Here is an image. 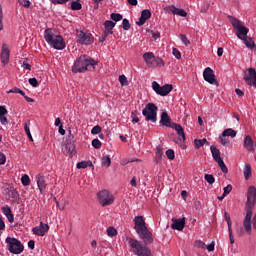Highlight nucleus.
I'll list each match as a JSON object with an SVG mask.
<instances>
[{"instance_id": "obj_13", "label": "nucleus", "mask_w": 256, "mask_h": 256, "mask_svg": "<svg viewBox=\"0 0 256 256\" xmlns=\"http://www.w3.org/2000/svg\"><path fill=\"white\" fill-rule=\"evenodd\" d=\"M49 231V224L40 222L39 226H36L32 228V232L34 235H37L38 237H45V235Z\"/></svg>"}, {"instance_id": "obj_49", "label": "nucleus", "mask_w": 256, "mask_h": 256, "mask_svg": "<svg viewBox=\"0 0 256 256\" xmlns=\"http://www.w3.org/2000/svg\"><path fill=\"white\" fill-rule=\"evenodd\" d=\"M228 232H229L230 243L231 245H233V243H235V237L233 236V229L232 228L228 229Z\"/></svg>"}, {"instance_id": "obj_34", "label": "nucleus", "mask_w": 256, "mask_h": 256, "mask_svg": "<svg viewBox=\"0 0 256 256\" xmlns=\"http://www.w3.org/2000/svg\"><path fill=\"white\" fill-rule=\"evenodd\" d=\"M204 179L209 183V185H213V183H215V177L213 174H205Z\"/></svg>"}, {"instance_id": "obj_44", "label": "nucleus", "mask_w": 256, "mask_h": 256, "mask_svg": "<svg viewBox=\"0 0 256 256\" xmlns=\"http://www.w3.org/2000/svg\"><path fill=\"white\" fill-rule=\"evenodd\" d=\"M92 135H99L101 133V126H94L91 130Z\"/></svg>"}, {"instance_id": "obj_16", "label": "nucleus", "mask_w": 256, "mask_h": 256, "mask_svg": "<svg viewBox=\"0 0 256 256\" xmlns=\"http://www.w3.org/2000/svg\"><path fill=\"white\" fill-rule=\"evenodd\" d=\"M172 229L176 231H183L185 229V217L183 218H172Z\"/></svg>"}, {"instance_id": "obj_59", "label": "nucleus", "mask_w": 256, "mask_h": 256, "mask_svg": "<svg viewBox=\"0 0 256 256\" xmlns=\"http://www.w3.org/2000/svg\"><path fill=\"white\" fill-rule=\"evenodd\" d=\"M156 157L158 159H161V157H163V151L161 150V148H157Z\"/></svg>"}, {"instance_id": "obj_33", "label": "nucleus", "mask_w": 256, "mask_h": 256, "mask_svg": "<svg viewBox=\"0 0 256 256\" xmlns=\"http://www.w3.org/2000/svg\"><path fill=\"white\" fill-rule=\"evenodd\" d=\"M107 235L108 237H117V229L115 227L110 226L107 228Z\"/></svg>"}, {"instance_id": "obj_58", "label": "nucleus", "mask_w": 256, "mask_h": 256, "mask_svg": "<svg viewBox=\"0 0 256 256\" xmlns=\"http://www.w3.org/2000/svg\"><path fill=\"white\" fill-rule=\"evenodd\" d=\"M0 122L2 125H7V123H9V121L7 120V117L5 116H0Z\"/></svg>"}, {"instance_id": "obj_52", "label": "nucleus", "mask_w": 256, "mask_h": 256, "mask_svg": "<svg viewBox=\"0 0 256 256\" xmlns=\"http://www.w3.org/2000/svg\"><path fill=\"white\" fill-rule=\"evenodd\" d=\"M131 119H132V123H139V117L137 116V112L131 113Z\"/></svg>"}, {"instance_id": "obj_6", "label": "nucleus", "mask_w": 256, "mask_h": 256, "mask_svg": "<svg viewBox=\"0 0 256 256\" xmlns=\"http://www.w3.org/2000/svg\"><path fill=\"white\" fill-rule=\"evenodd\" d=\"M143 59L148 67H164L165 62L161 58L155 57L153 52H146L143 54Z\"/></svg>"}, {"instance_id": "obj_46", "label": "nucleus", "mask_w": 256, "mask_h": 256, "mask_svg": "<svg viewBox=\"0 0 256 256\" xmlns=\"http://www.w3.org/2000/svg\"><path fill=\"white\" fill-rule=\"evenodd\" d=\"M223 191L224 195H229V193L233 191V186L231 184H228L226 187H224Z\"/></svg>"}, {"instance_id": "obj_14", "label": "nucleus", "mask_w": 256, "mask_h": 256, "mask_svg": "<svg viewBox=\"0 0 256 256\" xmlns=\"http://www.w3.org/2000/svg\"><path fill=\"white\" fill-rule=\"evenodd\" d=\"M204 81L210 83V85H217V79H215V72L211 67L205 68L203 72Z\"/></svg>"}, {"instance_id": "obj_50", "label": "nucleus", "mask_w": 256, "mask_h": 256, "mask_svg": "<svg viewBox=\"0 0 256 256\" xmlns=\"http://www.w3.org/2000/svg\"><path fill=\"white\" fill-rule=\"evenodd\" d=\"M0 31H3V7L0 5Z\"/></svg>"}, {"instance_id": "obj_42", "label": "nucleus", "mask_w": 256, "mask_h": 256, "mask_svg": "<svg viewBox=\"0 0 256 256\" xmlns=\"http://www.w3.org/2000/svg\"><path fill=\"white\" fill-rule=\"evenodd\" d=\"M92 147H94V149H101V141L97 138L92 140Z\"/></svg>"}, {"instance_id": "obj_8", "label": "nucleus", "mask_w": 256, "mask_h": 256, "mask_svg": "<svg viewBox=\"0 0 256 256\" xmlns=\"http://www.w3.org/2000/svg\"><path fill=\"white\" fill-rule=\"evenodd\" d=\"M231 23L232 26L234 27V29L236 30V35L238 37V39H244L245 37H247V34L249 33V29L245 26H243V24H241V21L237 18H232L231 19Z\"/></svg>"}, {"instance_id": "obj_3", "label": "nucleus", "mask_w": 256, "mask_h": 256, "mask_svg": "<svg viewBox=\"0 0 256 256\" xmlns=\"http://www.w3.org/2000/svg\"><path fill=\"white\" fill-rule=\"evenodd\" d=\"M44 39L50 47L57 51H63V49H65V40L63 37L59 34H55L51 28H47L44 31Z\"/></svg>"}, {"instance_id": "obj_37", "label": "nucleus", "mask_w": 256, "mask_h": 256, "mask_svg": "<svg viewBox=\"0 0 256 256\" xmlns=\"http://www.w3.org/2000/svg\"><path fill=\"white\" fill-rule=\"evenodd\" d=\"M110 18L112 19V21H121L123 19V15L119 14V13H112L110 15Z\"/></svg>"}, {"instance_id": "obj_10", "label": "nucleus", "mask_w": 256, "mask_h": 256, "mask_svg": "<svg viewBox=\"0 0 256 256\" xmlns=\"http://www.w3.org/2000/svg\"><path fill=\"white\" fill-rule=\"evenodd\" d=\"M74 136L73 134H71V131H69V135H68V140L69 142H67L63 147H62V151L65 155H69V157H73V155L77 154V150H75V141H73Z\"/></svg>"}, {"instance_id": "obj_36", "label": "nucleus", "mask_w": 256, "mask_h": 256, "mask_svg": "<svg viewBox=\"0 0 256 256\" xmlns=\"http://www.w3.org/2000/svg\"><path fill=\"white\" fill-rule=\"evenodd\" d=\"M119 83L122 85V87H127V85H129V82L127 81V77L125 75L119 76Z\"/></svg>"}, {"instance_id": "obj_61", "label": "nucleus", "mask_w": 256, "mask_h": 256, "mask_svg": "<svg viewBox=\"0 0 256 256\" xmlns=\"http://www.w3.org/2000/svg\"><path fill=\"white\" fill-rule=\"evenodd\" d=\"M196 244L200 249H205L206 247V244L203 241H197Z\"/></svg>"}, {"instance_id": "obj_2", "label": "nucleus", "mask_w": 256, "mask_h": 256, "mask_svg": "<svg viewBox=\"0 0 256 256\" xmlns=\"http://www.w3.org/2000/svg\"><path fill=\"white\" fill-rule=\"evenodd\" d=\"M97 62L93 60L91 57L87 55L79 56L73 66L72 72L73 73H85V71H89V69H95Z\"/></svg>"}, {"instance_id": "obj_35", "label": "nucleus", "mask_w": 256, "mask_h": 256, "mask_svg": "<svg viewBox=\"0 0 256 256\" xmlns=\"http://www.w3.org/2000/svg\"><path fill=\"white\" fill-rule=\"evenodd\" d=\"M217 164L220 167L222 173H229V169L227 168V165H225V162L223 160L220 162H217Z\"/></svg>"}, {"instance_id": "obj_31", "label": "nucleus", "mask_w": 256, "mask_h": 256, "mask_svg": "<svg viewBox=\"0 0 256 256\" xmlns=\"http://www.w3.org/2000/svg\"><path fill=\"white\" fill-rule=\"evenodd\" d=\"M83 5L79 3V0H75L71 2L72 11H81Z\"/></svg>"}, {"instance_id": "obj_54", "label": "nucleus", "mask_w": 256, "mask_h": 256, "mask_svg": "<svg viewBox=\"0 0 256 256\" xmlns=\"http://www.w3.org/2000/svg\"><path fill=\"white\" fill-rule=\"evenodd\" d=\"M8 111L5 106H0V117L7 115Z\"/></svg>"}, {"instance_id": "obj_43", "label": "nucleus", "mask_w": 256, "mask_h": 256, "mask_svg": "<svg viewBox=\"0 0 256 256\" xmlns=\"http://www.w3.org/2000/svg\"><path fill=\"white\" fill-rule=\"evenodd\" d=\"M22 68L31 71V66L29 65V59L25 58L22 63Z\"/></svg>"}, {"instance_id": "obj_12", "label": "nucleus", "mask_w": 256, "mask_h": 256, "mask_svg": "<svg viewBox=\"0 0 256 256\" xmlns=\"http://www.w3.org/2000/svg\"><path fill=\"white\" fill-rule=\"evenodd\" d=\"M244 81L246 85H252L256 88V71L255 68H249L248 72L244 73Z\"/></svg>"}, {"instance_id": "obj_40", "label": "nucleus", "mask_w": 256, "mask_h": 256, "mask_svg": "<svg viewBox=\"0 0 256 256\" xmlns=\"http://www.w3.org/2000/svg\"><path fill=\"white\" fill-rule=\"evenodd\" d=\"M19 4L22 5V7H25L26 9H29L31 7V1L29 0H18Z\"/></svg>"}, {"instance_id": "obj_41", "label": "nucleus", "mask_w": 256, "mask_h": 256, "mask_svg": "<svg viewBox=\"0 0 256 256\" xmlns=\"http://www.w3.org/2000/svg\"><path fill=\"white\" fill-rule=\"evenodd\" d=\"M166 157L170 160L175 159V151H173V149H168L166 151Z\"/></svg>"}, {"instance_id": "obj_30", "label": "nucleus", "mask_w": 256, "mask_h": 256, "mask_svg": "<svg viewBox=\"0 0 256 256\" xmlns=\"http://www.w3.org/2000/svg\"><path fill=\"white\" fill-rule=\"evenodd\" d=\"M101 165L106 168L111 167V158L109 156H103L101 159Z\"/></svg>"}, {"instance_id": "obj_11", "label": "nucleus", "mask_w": 256, "mask_h": 256, "mask_svg": "<svg viewBox=\"0 0 256 256\" xmlns=\"http://www.w3.org/2000/svg\"><path fill=\"white\" fill-rule=\"evenodd\" d=\"M77 37V43L80 45H91L93 43V35L89 32L79 31Z\"/></svg>"}, {"instance_id": "obj_27", "label": "nucleus", "mask_w": 256, "mask_h": 256, "mask_svg": "<svg viewBox=\"0 0 256 256\" xmlns=\"http://www.w3.org/2000/svg\"><path fill=\"white\" fill-rule=\"evenodd\" d=\"M222 137H231L234 139V137H237V131L232 128H227L222 132Z\"/></svg>"}, {"instance_id": "obj_15", "label": "nucleus", "mask_w": 256, "mask_h": 256, "mask_svg": "<svg viewBox=\"0 0 256 256\" xmlns=\"http://www.w3.org/2000/svg\"><path fill=\"white\" fill-rule=\"evenodd\" d=\"M10 55H11V51L9 50V46L7 44L2 45L0 58H1V63H3V65H7L9 63Z\"/></svg>"}, {"instance_id": "obj_26", "label": "nucleus", "mask_w": 256, "mask_h": 256, "mask_svg": "<svg viewBox=\"0 0 256 256\" xmlns=\"http://www.w3.org/2000/svg\"><path fill=\"white\" fill-rule=\"evenodd\" d=\"M243 175L246 181H249V179H251V176L253 175L251 171V164H245L243 169Z\"/></svg>"}, {"instance_id": "obj_20", "label": "nucleus", "mask_w": 256, "mask_h": 256, "mask_svg": "<svg viewBox=\"0 0 256 256\" xmlns=\"http://www.w3.org/2000/svg\"><path fill=\"white\" fill-rule=\"evenodd\" d=\"M244 147L247 151H255L256 146L251 136H246L244 139Z\"/></svg>"}, {"instance_id": "obj_1", "label": "nucleus", "mask_w": 256, "mask_h": 256, "mask_svg": "<svg viewBox=\"0 0 256 256\" xmlns=\"http://www.w3.org/2000/svg\"><path fill=\"white\" fill-rule=\"evenodd\" d=\"M134 223V229L139 238L143 240V242L131 237H127L126 241L128 243L130 253L136 256H153L151 248L147 246L153 243V233H151V231H149L145 225L143 216H135Z\"/></svg>"}, {"instance_id": "obj_47", "label": "nucleus", "mask_w": 256, "mask_h": 256, "mask_svg": "<svg viewBox=\"0 0 256 256\" xmlns=\"http://www.w3.org/2000/svg\"><path fill=\"white\" fill-rule=\"evenodd\" d=\"M28 83L32 86V87H39V81L36 80V78H30L28 80Z\"/></svg>"}, {"instance_id": "obj_64", "label": "nucleus", "mask_w": 256, "mask_h": 256, "mask_svg": "<svg viewBox=\"0 0 256 256\" xmlns=\"http://www.w3.org/2000/svg\"><path fill=\"white\" fill-rule=\"evenodd\" d=\"M28 247H29V249H35V241L30 240V241L28 242Z\"/></svg>"}, {"instance_id": "obj_19", "label": "nucleus", "mask_w": 256, "mask_h": 256, "mask_svg": "<svg viewBox=\"0 0 256 256\" xmlns=\"http://www.w3.org/2000/svg\"><path fill=\"white\" fill-rule=\"evenodd\" d=\"M104 35L107 37L108 35H113V29L115 27V22L111 20H107L104 22Z\"/></svg>"}, {"instance_id": "obj_18", "label": "nucleus", "mask_w": 256, "mask_h": 256, "mask_svg": "<svg viewBox=\"0 0 256 256\" xmlns=\"http://www.w3.org/2000/svg\"><path fill=\"white\" fill-rule=\"evenodd\" d=\"M148 19H151V11L150 10H143L141 12V16L139 18V21L137 22V25L141 27L142 25H145Z\"/></svg>"}, {"instance_id": "obj_28", "label": "nucleus", "mask_w": 256, "mask_h": 256, "mask_svg": "<svg viewBox=\"0 0 256 256\" xmlns=\"http://www.w3.org/2000/svg\"><path fill=\"white\" fill-rule=\"evenodd\" d=\"M194 145H195L196 149H201V147H203V145H207L209 147V141H207V139H205V138L195 139Z\"/></svg>"}, {"instance_id": "obj_62", "label": "nucleus", "mask_w": 256, "mask_h": 256, "mask_svg": "<svg viewBox=\"0 0 256 256\" xmlns=\"http://www.w3.org/2000/svg\"><path fill=\"white\" fill-rule=\"evenodd\" d=\"M235 93L238 95V97H243V95H245V93L239 88L235 90Z\"/></svg>"}, {"instance_id": "obj_51", "label": "nucleus", "mask_w": 256, "mask_h": 256, "mask_svg": "<svg viewBox=\"0 0 256 256\" xmlns=\"http://www.w3.org/2000/svg\"><path fill=\"white\" fill-rule=\"evenodd\" d=\"M224 215H225L226 223L228 225V229H231V225H232V223H231V216H229V214L227 212H225Z\"/></svg>"}, {"instance_id": "obj_48", "label": "nucleus", "mask_w": 256, "mask_h": 256, "mask_svg": "<svg viewBox=\"0 0 256 256\" xmlns=\"http://www.w3.org/2000/svg\"><path fill=\"white\" fill-rule=\"evenodd\" d=\"M172 54L174 55V57H175L176 59H181V52L179 51V49L173 48Z\"/></svg>"}, {"instance_id": "obj_56", "label": "nucleus", "mask_w": 256, "mask_h": 256, "mask_svg": "<svg viewBox=\"0 0 256 256\" xmlns=\"http://www.w3.org/2000/svg\"><path fill=\"white\" fill-rule=\"evenodd\" d=\"M205 249H207V251L211 252V251H215V242L210 243L209 245H207L205 247Z\"/></svg>"}, {"instance_id": "obj_63", "label": "nucleus", "mask_w": 256, "mask_h": 256, "mask_svg": "<svg viewBox=\"0 0 256 256\" xmlns=\"http://www.w3.org/2000/svg\"><path fill=\"white\" fill-rule=\"evenodd\" d=\"M130 185L132 187H137V178L136 177H133L130 181Z\"/></svg>"}, {"instance_id": "obj_60", "label": "nucleus", "mask_w": 256, "mask_h": 256, "mask_svg": "<svg viewBox=\"0 0 256 256\" xmlns=\"http://www.w3.org/2000/svg\"><path fill=\"white\" fill-rule=\"evenodd\" d=\"M54 125L56 127H63V124L61 123V118H56L55 122H54Z\"/></svg>"}, {"instance_id": "obj_32", "label": "nucleus", "mask_w": 256, "mask_h": 256, "mask_svg": "<svg viewBox=\"0 0 256 256\" xmlns=\"http://www.w3.org/2000/svg\"><path fill=\"white\" fill-rule=\"evenodd\" d=\"M21 183L24 187H28V185L31 184V178H29V175L27 174H24L22 177H21Z\"/></svg>"}, {"instance_id": "obj_57", "label": "nucleus", "mask_w": 256, "mask_h": 256, "mask_svg": "<svg viewBox=\"0 0 256 256\" xmlns=\"http://www.w3.org/2000/svg\"><path fill=\"white\" fill-rule=\"evenodd\" d=\"M12 92L13 93H19L20 95L25 96V92H23V90H21L17 87L12 88Z\"/></svg>"}, {"instance_id": "obj_29", "label": "nucleus", "mask_w": 256, "mask_h": 256, "mask_svg": "<svg viewBox=\"0 0 256 256\" xmlns=\"http://www.w3.org/2000/svg\"><path fill=\"white\" fill-rule=\"evenodd\" d=\"M241 41H243L244 45H246L248 49H253L255 47V42L253 39H251V37L246 36L242 38Z\"/></svg>"}, {"instance_id": "obj_5", "label": "nucleus", "mask_w": 256, "mask_h": 256, "mask_svg": "<svg viewBox=\"0 0 256 256\" xmlns=\"http://www.w3.org/2000/svg\"><path fill=\"white\" fill-rule=\"evenodd\" d=\"M157 111V105L148 103L142 110V115L145 117L146 121H150V123H157Z\"/></svg>"}, {"instance_id": "obj_22", "label": "nucleus", "mask_w": 256, "mask_h": 256, "mask_svg": "<svg viewBox=\"0 0 256 256\" xmlns=\"http://www.w3.org/2000/svg\"><path fill=\"white\" fill-rule=\"evenodd\" d=\"M160 123L161 125H164V127H171V118L169 117V114H167V112H163L161 114Z\"/></svg>"}, {"instance_id": "obj_55", "label": "nucleus", "mask_w": 256, "mask_h": 256, "mask_svg": "<svg viewBox=\"0 0 256 256\" xmlns=\"http://www.w3.org/2000/svg\"><path fill=\"white\" fill-rule=\"evenodd\" d=\"M6 161L7 157L2 152H0V165H5Z\"/></svg>"}, {"instance_id": "obj_39", "label": "nucleus", "mask_w": 256, "mask_h": 256, "mask_svg": "<svg viewBox=\"0 0 256 256\" xmlns=\"http://www.w3.org/2000/svg\"><path fill=\"white\" fill-rule=\"evenodd\" d=\"M122 25H123L124 31H129L131 29V24L129 23V21L126 18L123 19Z\"/></svg>"}, {"instance_id": "obj_53", "label": "nucleus", "mask_w": 256, "mask_h": 256, "mask_svg": "<svg viewBox=\"0 0 256 256\" xmlns=\"http://www.w3.org/2000/svg\"><path fill=\"white\" fill-rule=\"evenodd\" d=\"M30 123H31L30 121L25 122L24 129H25L26 135H30L31 133V129L29 128Z\"/></svg>"}, {"instance_id": "obj_38", "label": "nucleus", "mask_w": 256, "mask_h": 256, "mask_svg": "<svg viewBox=\"0 0 256 256\" xmlns=\"http://www.w3.org/2000/svg\"><path fill=\"white\" fill-rule=\"evenodd\" d=\"M89 163L87 161H81V162H78L76 167L77 169H87Z\"/></svg>"}, {"instance_id": "obj_21", "label": "nucleus", "mask_w": 256, "mask_h": 256, "mask_svg": "<svg viewBox=\"0 0 256 256\" xmlns=\"http://www.w3.org/2000/svg\"><path fill=\"white\" fill-rule=\"evenodd\" d=\"M210 150L212 153V157L216 163L223 161V159L221 158V152L219 151V149H217V147L211 146Z\"/></svg>"}, {"instance_id": "obj_17", "label": "nucleus", "mask_w": 256, "mask_h": 256, "mask_svg": "<svg viewBox=\"0 0 256 256\" xmlns=\"http://www.w3.org/2000/svg\"><path fill=\"white\" fill-rule=\"evenodd\" d=\"M37 187L40 193L45 194L47 191V183H45V176L42 174L36 175Z\"/></svg>"}, {"instance_id": "obj_25", "label": "nucleus", "mask_w": 256, "mask_h": 256, "mask_svg": "<svg viewBox=\"0 0 256 256\" xmlns=\"http://www.w3.org/2000/svg\"><path fill=\"white\" fill-rule=\"evenodd\" d=\"M2 211H3L4 215L7 217L8 221L10 223H13L14 216H13V212H11V208L9 206H5L2 208Z\"/></svg>"}, {"instance_id": "obj_23", "label": "nucleus", "mask_w": 256, "mask_h": 256, "mask_svg": "<svg viewBox=\"0 0 256 256\" xmlns=\"http://www.w3.org/2000/svg\"><path fill=\"white\" fill-rule=\"evenodd\" d=\"M170 11L173 13V15H178L179 17H187V12L184 9H179L174 5L170 7Z\"/></svg>"}, {"instance_id": "obj_4", "label": "nucleus", "mask_w": 256, "mask_h": 256, "mask_svg": "<svg viewBox=\"0 0 256 256\" xmlns=\"http://www.w3.org/2000/svg\"><path fill=\"white\" fill-rule=\"evenodd\" d=\"M5 243L7 244L8 251L13 253V255H21L25 249L21 241H19L17 238L7 237L5 239Z\"/></svg>"}, {"instance_id": "obj_9", "label": "nucleus", "mask_w": 256, "mask_h": 256, "mask_svg": "<svg viewBox=\"0 0 256 256\" xmlns=\"http://www.w3.org/2000/svg\"><path fill=\"white\" fill-rule=\"evenodd\" d=\"M152 89L157 95H160L161 97H167V95L173 91V85L165 84L161 86L157 83V81H153Z\"/></svg>"}, {"instance_id": "obj_24", "label": "nucleus", "mask_w": 256, "mask_h": 256, "mask_svg": "<svg viewBox=\"0 0 256 256\" xmlns=\"http://www.w3.org/2000/svg\"><path fill=\"white\" fill-rule=\"evenodd\" d=\"M173 127L178 137H180V141H185V131L183 130V126H181V124H174Z\"/></svg>"}, {"instance_id": "obj_45", "label": "nucleus", "mask_w": 256, "mask_h": 256, "mask_svg": "<svg viewBox=\"0 0 256 256\" xmlns=\"http://www.w3.org/2000/svg\"><path fill=\"white\" fill-rule=\"evenodd\" d=\"M180 39L182 41V43H184V45L187 47L188 45H190V41L189 39L187 38V36L183 35V34H180Z\"/></svg>"}, {"instance_id": "obj_7", "label": "nucleus", "mask_w": 256, "mask_h": 256, "mask_svg": "<svg viewBox=\"0 0 256 256\" xmlns=\"http://www.w3.org/2000/svg\"><path fill=\"white\" fill-rule=\"evenodd\" d=\"M99 204L102 207H107L109 205H112L113 201H115V197L109 190H102L97 194Z\"/></svg>"}]
</instances>
